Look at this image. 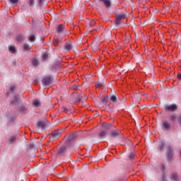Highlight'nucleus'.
Returning a JSON list of instances; mask_svg holds the SVG:
<instances>
[{"label":"nucleus","instance_id":"ddd939ff","mask_svg":"<svg viewBox=\"0 0 181 181\" xmlns=\"http://www.w3.org/2000/svg\"><path fill=\"white\" fill-rule=\"evenodd\" d=\"M99 2H103L106 8H111V1L110 0H99Z\"/></svg>","mask_w":181,"mask_h":181},{"label":"nucleus","instance_id":"412c9836","mask_svg":"<svg viewBox=\"0 0 181 181\" xmlns=\"http://www.w3.org/2000/svg\"><path fill=\"white\" fill-rule=\"evenodd\" d=\"M17 42H23L25 40V37L23 35H18L16 37Z\"/></svg>","mask_w":181,"mask_h":181},{"label":"nucleus","instance_id":"39448f33","mask_svg":"<svg viewBox=\"0 0 181 181\" xmlns=\"http://www.w3.org/2000/svg\"><path fill=\"white\" fill-rule=\"evenodd\" d=\"M168 159L170 162L173 160V149L170 146H168Z\"/></svg>","mask_w":181,"mask_h":181},{"label":"nucleus","instance_id":"3c124183","mask_svg":"<svg viewBox=\"0 0 181 181\" xmlns=\"http://www.w3.org/2000/svg\"><path fill=\"white\" fill-rule=\"evenodd\" d=\"M68 33H70V31H68Z\"/></svg>","mask_w":181,"mask_h":181},{"label":"nucleus","instance_id":"f704fd0d","mask_svg":"<svg viewBox=\"0 0 181 181\" xmlns=\"http://www.w3.org/2000/svg\"><path fill=\"white\" fill-rule=\"evenodd\" d=\"M28 4L29 6H33V4H35V0H28Z\"/></svg>","mask_w":181,"mask_h":181},{"label":"nucleus","instance_id":"8fccbe9b","mask_svg":"<svg viewBox=\"0 0 181 181\" xmlns=\"http://www.w3.org/2000/svg\"><path fill=\"white\" fill-rule=\"evenodd\" d=\"M42 42L45 40V38H41Z\"/></svg>","mask_w":181,"mask_h":181},{"label":"nucleus","instance_id":"4c0bfd02","mask_svg":"<svg viewBox=\"0 0 181 181\" xmlns=\"http://www.w3.org/2000/svg\"><path fill=\"white\" fill-rule=\"evenodd\" d=\"M165 165L162 164L160 165V170L163 171V173H165Z\"/></svg>","mask_w":181,"mask_h":181},{"label":"nucleus","instance_id":"f257e3e1","mask_svg":"<svg viewBox=\"0 0 181 181\" xmlns=\"http://www.w3.org/2000/svg\"><path fill=\"white\" fill-rule=\"evenodd\" d=\"M62 134H63V129L54 130L49 136L51 139H58L62 136Z\"/></svg>","mask_w":181,"mask_h":181},{"label":"nucleus","instance_id":"9d476101","mask_svg":"<svg viewBox=\"0 0 181 181\" xmlns=\"http://www.w3.org/2000/svg\"><path fill=\"white\" fill-rule=\"evenodd\" d=\"M56 30L57 33H63V32H64V25L60 24L59 25H57Z\"/></svg>","mask_w":181,"mask_h":181},{"label":"nucleus","instance_id":"de8ad7c7","mask_svg":"<svg viewBox=\"0 0 181 181\" xmlns=\"http://www.w3.org/2000/svg\"><path fill=\"white\" fill-rule=\"evenodd\" d=\"M11 94V92H8L7 93H6V95H9Z\"/></svg>","mask_w":181,"mask_h":181},{"label":"nucleus","instance_id":"2f4dec72","mask_svg":"<svg viewBox=\"0 0 181 181\" xmlns=\"http://www.w3.org/2000/svg\"><path fill=\"white\" fill-rule=\"evenodd\" d=\"M23 49L24 50H30V46L28 44H24Z\"/></svg>","mask_w":181,"mask_h":181},{"label":"nucleus","instance_id":"2eb2a0df","mask_svg":"<svg viewBox=\"0 0 181 181\" xmlns=\"http://www.w3.org/2000/svg\"><path fill=\"white\" fill-rule=\"evenodd\" d=\"M102 127L105 129H111V128H112V124H108V123H103L102 124Z\"/></svg>","mask_w":181,"mask_h":181},{"label":"nucleus","instance_id":"ea45409f","mask_svg":"<svg viewBox=\"0 0 181 181\" xmlns=\"http://www.w3.org/2000/svg\"><path fill=\"white\" fill-rule=\"evenodd\" d=\"M135 158V153H131L129 155V159H134Z\"/></svg>","mask_w":181,"mask_h":181},{"label":"nucleus","instance_id":"b1692460","mask_svg":"<svg viewBox=\"0 0 181 181\" xmlns=\"http://www.w3.org/2000/svg\"><path fill=\"white\" fill-rule=\"evenodd\" d=\"M165 148V143L163 141H161L158 145V151H163V148Z\"/></svg>","mask_w":181,"mask_h":181},{"label":"nucleus","instance_id":"cd10ccee","mask_svg":"<svg viewBox=\"0 0 181 181\" xmlns=\"http://www.w3.org/2000/svg\"><path fill=\"white\" fill-rule=\"evenodd\" d=\"M28 110V107L26 106H21L20 107V111L22 112V114H25V112Z\"/></svg>","mask_w":181,"mask_h":181},{"label":"nucleus","instance_id":"0eeeda50","mask_svg":"<svg viewBox=\"0 0 181 181\" xmlns=\"http://www.w3.org/2000/svg\"><path fill=\"white\" fill-rule=\"evenodd\" d=\"M36 127L39 129H45L46 128V122L43 121H38L36 122Z\"/></svg>","mask_w":181,"mask_h":181},{"label":"nucleus","instance_id":"e433bc0d","mask_svg":"<svg viewBox=\"0 0 181 181\" xmlns=\"http://www.w3.org/2000/svg\"><path fill=\"white\" fill-rule=\"evenodd\" d=\"M170 121H175L176 119V115H173L170 116Z\"/></svg>","mask_w":181,"mask_h":181},{"label":"nucleus","instance_id":"6e6552de","mask_svg":"<svg viewBox=\"0 0 181 181\" xmlns=\"http://www.w3.org/2000/svg\"><path fill=\"white\" fill-rule=\"evenodd\" d=\"M66 151H67V146H64L61 147L59 148V150L58 151V155L59 156H63V155H64Z\"/></svg>","mask_w":181,"mask_h":181},{"label":"nucleus","instance_id":"7c9ffc66","mask_svg":"<svg viewBox=\"0 0 181 181\" xmlns=\"http://www.w3.org/2000/svg\"><path fill=\"white\" fill-rule=\"evenodd\" d=\"M101 101L103 104H107L108 103V96H105Z\"/></svg>","mask_w":181,"mask_h":181},{"label":"nucleus","instance_id":"49530a36","mask_svg":"<svg viewBox=\"0 0 181 181\" xmlns=\"http://www.w3.org/2000/svg\"><path fill=\"white\" fill-rule=\"evenodd\" d=\"M96 86L97 87H103V83H97Z\"/></svg>","mask_w":181,"mask_h":181},{"label":"nucleus","instance_id":"c756f323","mask_svg":"<svg viewBox=\"0 0 181 181\" xmlns=\"http://www.w3.org/2000/svg\"><path fill=\"white\" fill-rule=\"evenodd\" d=\"M125 37H126V40L124 41V44H127L128 43V42H129V40H131V36H127V34H125Z\"/></svg>","mask_w":181,"mask_h":181},{"label":"nucleus","instance_id":"c85d7f7f","mask_svg":"<svg viewBox=\"0 0 181 181\" xmlns=\"http://www.w3.org/2000/svg\"><path fill=\"white\" fill-rule=\"evenodd\" d=\"M19 0H9V2L13 4V6H18V2Z\"/></svg>","mask_w":181,"mask_h":181},{"label":"nucleus","instance_id":"a18cd8bd","mask_svg":"<svg viewBox=\"0 0 181 181\" xmlns=\"http://www.w3.org/2000/svg\"><path fill=\"white\" fill-rule=\"evenodd\" d=\"M177 78L180 81H181V74L180 73H178L177 74Z\"/></svg>","mask_w":181,"mask_h":181},{"label":"nucleus","instance_id":"7ed1b4c3","mask_svg":"<svg viewBox=\"0 0 181 181\" xmlns=\"http://www.w3.org/2000/svg\"><path fill=\"white\" fill-rule=\"evenodd\" d=\"M52 76H45L42 79V83L44 84V86H50L52 83Z\"/></svg>","mask_w":181,"mask_h":181},{"label":"nucleus","instance_id":"c03bdc74","mask_svg":"<svg viewBox=\"0 0 181 181\" xmlns=\"http://www.w3.org/2000/svg\"><path fill=\"white\" fill-rule=\"evenodd\" d=\"M33 148H35V145H33V144H30V145L28 146V148H29V149H33Z\"/></svg>","mask_w":181,"mask_h":181},{"label":"nucleus","instance_id":"c9c22d12","mask_svg":"<svg viewBox=\"0 0 181 181\" xmlns=\"http://www.w3.org/2000/svg\"><path fill=\"white\" fill-rule=\"evenodd\" d=\"M97 20H92L90 23H89V26H93V25H95Z\"/></svg>","mask_w":181,"mask_h":181},{"label":"nucleus","instance_id":"f03ea898","mask_svg":"<svg viewBox=\"0 0 181 181\" xmlns=\"http://www.w3.org/2000/svg\"><path fill=\"white\" fill-rule=\"evenodd\" d=\"M118 136H123L121 130L117 129L111 132L110 138H112V139H115V138H118Z\"/></svg>","mask_w":181,"mask_h":181},{"label":"nucleus","instance_id":"dca6fc26","mask_svg":"<svg viewBox=\"0 0 181 181\" xmlns=\"http://www.w3.org/2000/svg\"><path fill=\"white\" fill-rule=\"evenodd\" d=\"M33 66H34V67H36L37 66H39V64H40V63L39 62V61L37 60V57H34L33 59Z\"/></svg>","mask_w":181,"mask_h":181},{"label":"nucleus","instance_id":"f3484780","mask_svg":"<svg viewBox=\"0 0 181 181\" xmlns=\"http://www.w3.org/2000/svg\"><path fill=\"white\" fill-rule=\"evenodd\" d=\"M117 98H118V96L112 95L110 97V104H115V103H117Z\"/></svg>","mask_w":181,"mask_h":181},{"label":"nucleus","instance_id":"5701e85b","mask_svg":"<svg viewBox=\"0 0 181 181\" xmlns=\"http://www.w3.org/2000/svg\"><path fill=\"white\" fill-rule=\"evenodd\" d=\"M16 141V136H12L8 139V144H13V142H15Z\"/></svg>","mask_w":181,"mask_h":181},{"label":"nucleus","instance_id":"bb28decb","mask_svg":"<svg viewBox=\"0 0 181 181\" xmlns=\"http://www.w3.org/2000/svg\"><path fill=\"white\" fill-rule=\"evenodd\" d=\"M73 97L74 98H76L75 100V103H80V101H81V98H83V97H81V95H78V96H76V95H74Z\"/></svg>","mask_w":181,"mask_h":181},{"label":"nucleus","instance_id":"a211bd4d","mask_svg":"<svg viewBox=\"0 0 181 181\" xmlns=\"http://www.w3.org/2000/svg\"><path fill=\"white\" fill-rule=\"evenodd\" d=\"M116 16L118 17L119 19H121L122 21V19H125V18H127V15L124 13H119L117 14Z\"/></svg>","mask_w":181,"mask_h":181},{"label":"nucleus","instance_id":"423d86ee","mask_svg":"<svg viewBox=\"0 0 181 181\" xmlns=\"http://www.w3.org/2000/svg\"><path fill=\"white\" fill-rule=\"evenodd\" d=\"M165 111H170L171 112H173L177 110V105L173 104L170 105L165 106Z\"/></svg>","mask_w":181,"mask_h":181},{"label":"nucleus","instance_id":"4468645a","mask_svg":"<svg viewBox=\"0 0 181 181\" xmlns=\"http://www.w3.org/2000/svg\"><path fill=\"white\" fill-rule=\"evenodd\" d=\"M33 105H34L35 108H39V107H40L42 104L40 103V100L35 99L33 100Z\"/></svg>","mask_w":181,"mask_h":181},{"label":"nucleus","instance_id":"79ce46f5","mask_svg":"<svg viewBox=\"0 0 181 181\" xmlns=\"http://www.w3.org/2000/svg\"><path fill=\"white\" fill-rule=\"evenodd\" d=\"M42 59H43V60H46V59H47V54H42Z\"/></svg>","mask_w":181,"mask_h":181},{"label":"nucleus","instance_id":"aec40b11","mask_svg":"<svg viewBox=\"0 0 181 181\" xmlns=\"http://www.w3.org/2000/svg\"><path fill=\"white\" fill-rule=\"evenodd\" d=\"M171 180L173 181H179V176L177 173H173L171 176Z\"/></svg>","mask_w":181,"mask_h":181},{"label":"nucleus","instance_id":"9b49d317","mask_svg":"<svg viewBox=\"0 0 181 181\" xmlns=\"http://www.w3.org/2000/svg\"><path fill=\"white\" fill-rule=\"evenodd\" d=\"M19 100H21V98H19V95H15L14 96V100H11L10 104L11 105H15L19 103Z\"/></svg>","mask_w":181,"mask_h":181},{"label":"nucleus","instance_id":"1a4fd4ad","mask_svg":"<svg viewBox=\"0 0 181 181\" xmlns=\"http://www.w3.org/2000/svg\"><path fill=\"white\" fill-rule=\"evenodd\" d=\"M163 127L164 129H165L166 131H169V129H170V127H172V124H170V123L168 121H164L163 123Z\"/></svg>","mask_w":181,"mask_h":181},{"label":"nucleus","instance_id":"4be33fe9","mask_svg":"<svg viewBox=\"0 0 181 181\" xmlns=\"http://www.w3.org/2000/svg\"><path fill=\"white\" fill-rule=\"evenodd\" d=\"M60 42H62V38H54V42H53V45L54 46H58L59 43H60Z\"/></svg>","mask_w":181,"mask_h":181},{"label":"nucleus","instance_id":"473e14b6","mask_svg":"<svg viewBox=\"0 0 181 181\" xmlns=\"http://www.w3.org/2000/svg\"><path fill=\"white\" fill-rule=\"evenodd\" d=\"M28 40L30 42H35L36 40V37H35V35H31L29 37Z\"/></svg>","mask_w":181,"mask_h":181},{"label":"nucleus","instance_id":"37998d69","mask_svg":"<svg viewBox=\"0 0 181 181\" xmlns=\"http://www.w3.org/2000/svg\"><path fill=\"white\" fill-rule=\"evenodd\" d=\"M44 1L45 0H38V4H39L40 6H42V4H43Z\"/></svg>","mask_w":181,"mask_h":181},{"label":"nucleus","instance_id":"72a5a7b5","mask_svg":"<svg viewBox=\"0 0 181 181\" xmlns=\"http://www.w3.org/2000/svg\"><path fill=\"white\" fill-rule=\"evenodd\" d=\"M62 110L63 112H65L66 114H69V110L66 107H63L62 108Z\"/></svg>","mask_w":181,"mask_h":181},{"label":"nucleus","instance_id":"58836bf2","mask_svg":"<svg viewBox=\"0 0 181 181\" xmlns=\"http://www.w3.org/2000/svg\"><path fill=\"white\" fill-rule=\"evenodd\" d=\"M177 121H178V124L179 125H181V115H180L177 117Z\"/></svg>","mask_w":181,"mask_h":181},{"label":"nucleus","instance_id":"6ab92c4d","mask_svg":"<svg viewBox=\"0 0 181 181\" xmlns=\"http://www.w3.org/2000/svg\"><path fill=\"white\" fill-rule=\"evenodd\" d=\"M8 52H10V53H16V48L14 46L10 45L8 46Z\"/></svg>","mask_w":181,"mask_h":181},{"label":"nucleus","instance_id":"a19ab883","mask_svg":"<svg viewBox=\"0 0 181 181\" xmlns=\"http://www.w3.org/2000/svg\"><path fill=\"white\" fill-rule=\"evenodd\" d=\"M11 93H15V86H11L10 88Z\"/></svg>","mask_w":181,"mask_h":181},{"label":"nucleus","instance_id":"f8f14e48","mask_svg":"<svg viewBox=\"0 0 181 181\" xmlns=\"http://www.w3.org/2000/svg\"><path fill=\"white\" fill-rule=\"evenodd\" d=\"M64 49L66 50V52H70L73 49V45H71V42H66L64 45Z\"/></svg>","mask_w":181,"mask_h":181},{"label":"nucleus","instance_id":"393cba45","mask_svg":"<svg viewBox=\"0 0 181 181\" xmlns=\"http://www.w3.org/2000/svg\"><path fill=\"white\" fill-rule=\"evenodd\" d=\"M98 135L99 138H105V135H107V131H102Z\"/></svg>","mask_w":181,"mask_h":181},{"label":"nucleus","instance_id":"a878e982","mask_svg":"<svg viewBox=\"0 0 181 181\" xmlns=\"http://www.w3.org/2000/svg\"><path fill=\"white\" fill-rule=\"evenodd\" d=\"M115 25H121V23H122V20H121V18H118L116 16V20L115 21Z\"/></svg>","mask_w":181,"mask_h":181},{"label":"nucleus","instance_id":"20e7f679","mask_svg":"<svg viewBox=\"0 0 181 181\" xmlns=\"http://www.w3.org/2000/svg\"><path fill=\"white\" fill-rule=\"evenodd\" d=\"M76 138H77V134L71 133L66 141V145L67 146H69L70 142H71V141H74V139H76Z\"/></svg>","mask_w":181,"mask_h":181},{"label":"nucleus","instance_id":"09e8293b","mask_svg":"<svg viewBox=\"0 0 181 181\" xmlns=\"http://www.w3.org/2000/svg\"><path fill=\"white\" fill-rule=\"evenodd\" d=\"M67 128H69V125L65 127L64 130L67 129Z\"/></svg>","mask_w":181,"mask_h":181}]
</instances>
